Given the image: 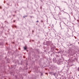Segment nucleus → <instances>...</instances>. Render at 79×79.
I'll return each instance as SVG.
<instances>
[{"label":"nucleus","instance_id":"f257e3e1","mask_svg":"<svg viewBox=\"0 0 79 79\" xmlns=\"http://www.w3.org/2000/svg\"><path fill=\"white\" fill-rule=\"evenodd\" d=\"M23 48H24V50H27V47H24Z\"/></svg>","mask_w":79,"mask_h":79},{"label":"nucleus","instance_id":"f03ea898","mask_svg":"<svg viewBox=\"0 0 79 79\" xmlns=\"http://www.w3.org/2000/svg\"><path fill=\"white\" fill-rule=\"evenodd\" d=\"M56 73H53V75H54V76H55V74H56Z\"/></svg>","mask_w":79,"mask_h":79},{"label":"nucleus","instance_id":"7ed1b4c3","mask_svg":"<svg viewBox=\"0 0 79 79\" xmlns=\"http://www.w3.org/2000/svg\"><path fill=\"white\" fill-rule=\"evenodd\" d=\"M53 73V72H50V74H52V73Z\"/></svg>","mask_w":79,"mask_h":79},{"label":"nucleus","instance_id":"20e7f679","mask_svg":"<svg viewBox=\"0 0 79 79\" xmlns=\"http://www.w3.org/2000/svg\"><path fill=\"white\" fill-rule=\"evenodd\" d=\"M77 70L79 71V67H78L77 69Z\"/></svg>","mask_w":79,"mask_h":79},{"label":"nucleus","instance_id":"39448f33","mask_svg":"<svg viewBox=\"0 0 79 79\" xmlns=\"http://www.w3.org/2000/svg\"><path fill=\"white\" fill-rule=\"evenodd\" d=\"M38 22H39V21H36V23H38Z\"/></svg>","mask_w":79,"mask_h":79},{"label":"nucleus","instance_id":"423d86ee","mask_svg":"<svg viewBox=\"0 0 79 79\" xmlns=\"http://www.w3.org/2000/svg\"><path fill=\"white\" fill-rule=\"evenodd\" d=\"M14 22H15V21L14 20Z\"/></svg>","mask_w":79,"mask_h":79},{"label":"nucleus","instance_id":"0eeeda50","mask_svg":"<svg viewBox=\"0 0 79 79\" xmlns=\"http://www.w3.org/2000/svg\"><path fill=\"white\" fill-rule=\"evenodd\" d=\"M46 74L47 75H48V74H47V73H46Z\"/></svg>","mask_w":79,"mask_h":79},{"label":"nucleus","instance_id":"6e6552de","mask_svg":"<svg viewBox=\"0 0 79 79\" xmlns=\"http://www.w3.org/2000/svg\"><path fill=\"white\" fill-rule=\"evenodd\" d=\"M34 32V31H32V32Z\"/></svg>","mask_w":79,"mask_h":79},{"label":"nucleus","instance_id":"1a4fd4ad","mask_svg":"<svg viewBox=\"0 0 79 79\" xmlns=\"http://www.w3.org/2000/svg\"><path fill=\"white\" fill-rule=\"evenodd\" d=\"M15 27H16V26H15Z\"/></svg>","mask_w":79,"mask_h":79}]
</instances>
